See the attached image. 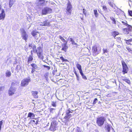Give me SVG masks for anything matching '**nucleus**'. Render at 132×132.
Wrapping results in <instances>:
<instances>
[{
  "label": "nucleus",
  "instance_id": "423d86ee",
  "mask_svg": "<svg viewBox=\"0 0 132 132\" xmlns=\"http://www.w3.org/2000/svg\"><path fill=\"white\" fill-rule=\"evenodd\" d=\"M30 81V79L27 78L24 79L21 81V86L22 87H25L27 86Z\"/></svg>",
  "mask_w": 132,
  "mask_h": 132
},
{
  "label": "nucleus",
  "instance_id": "393cba45",
  "mask_svg": "<svg viewBox=\"0 0 132 132\" xmlns=\"http://www.w3.org/2000/svg\"><path fill=\"white\" fill-rule=\"evenodd\" d=\"M59 38L61 39V41L64 43H67V41L65 40V39L61 36H59Z\"/></svg>",
  "mask_w": 132,
  "mask_h": 132
},
{
  "label": "nucleus",
  "instance_id": "bb28decb",
  "mask_svg": "<svg viewBox=\"0 0 132 132\" xmlns=\"http://www.w3.org/2000/svg\"><path fill=\"white\" fill-rule=\"evenodd\" d=\"M38 2H40V5L43 6L44 4H45V0H38Z\"/></svg>",
  "mask_w": 132,
  "mask_h": 132
},
{
  "label": "nucleus",
  "instance_id": "4be33fe9",
  "mask_svg": "<svg viewBox=\"0 0 132 132\" xmlns=\"http://www.w3.org/2000/svg\"><path fill=\"white\" fill-rule=\"evenodd\" d=\"M38 33V32L37 31H36L35 30H33L32 31L31 34L34 37H35L37 34Z\"/></svg>",
  "mask_w": 132,
  "mask_h": 132
},
{
  "label": "nucleus",
  "instance_id": "37998d69",
  "mask_svg": "<svg viewBox=\"0 0 132 132\" xmlns=\"http://www.w3.org/2000/svg\"><path fill=\"white\" fill-rule=\"evenodd\" d=\"M74 73H75V75H76V76L77 77V79L78 80H79V76H78V75L76 71V70H74Z\"/></svg>",
  "mask_w": 132,
  "mask_h": 132
},
{
  "label": "nucleus",
  "instance_id": "49530a36",
  "mask_svg": "<svg viewBox=\"0 0 132 132\" xmlns=\"http://www.w3.org/2000/svg\"><path fill=\"white\" fill-rule=\"evenodd\" d=\"M3 120H2L0 121V130L1 129L2 126L3 125Z\"/></svg>",
  "mask_w": 132,
  "mask_h": 132
},
{
  "label": "nucleus",
  "instance_id": "58836bf2",
  "mask_svg": "<svg viewBox=\"0 0 132 132\" xmlns=\"http://www.w3.org/2000/svg\"><path fill=\"white\" fill-rule=\"evenodd\" d=\"M106 130L108 131V132H110V128L109 125H108L106 128Z\"/></svg>",
  "mask_w": 132,
  "mask_h": 132
},
{
  "label": "nucleus",
  "instance_id": "7c9ffc66",
  "mask_svg": "<svg viewBox=\"0 0 132 132\" xmlns=\"http://www.w3.org/2000/svg\"><path fill=\"white\" fill-rule=\"evenodd\" d=\"M14 4V2L13 0H10L9 2V6L10 8H11Z\"/></svg>",
  "mask_w": 132,
  "mask_h": 132
},
{
  "label": "nucleus",
  "instance_id": "4c0bfd02",
  "mask_svg": "<svg viewBox=\"0 0 132 132\" xmlns=\"http://www.w3.org/2000/svg\"><path fill=\"white\" fill-rule=\"evenodd\" d=\"M52 106L54 107H56V102H54L52 101Z\"/></svg>",
  "mask_w": 132,
  "mask_h": 132
},
{
  "label": "nucleus",
  "instance_id": "412c9836",
  "mask_svg": "<svg viewBox=\"0 0 132 132\" xmlns=\"http://www.w3.org/2000/svg\"><path fill=\"white\" fill-rule=\"evenodd\" d=\"M30 65L32 67V69H36L38 68V66L35 63H32Z\"/></svg>",
  "mask_w": 132,
  "mask_h": 132
},
{
  "label": "nucleus",
  "instance_id": "2f4dec72",
  "mask_svg": "<svg viewBox=\"0 0 132 132\" xmlns=\"http://www.w3.org/2000/svg\"><path fill=\"white\" fill-rule=\"evenodd\" d=\"M94 12L95 17H97L98 15V13H97V10H94Z\"/></svg>",
  "mask_w": 132,
  "mask_h": 132
},
{
  "label": "nucleus",
  "instance_id": "5701e85b",
  "mask_svg": "<svg viewBox=\"0 0 132 132\" xmlns=\"http://www.w3.org/2000/svg\"><path fill=\"white\" fill-rule=\"evenodd\" d=\"M110 19L112 21V24L116 25V21L115 18L113 17H110Z\"/></svg>",
  "mask_w": 132,
  "mask_h": 132
},
{
  "label": "nucleus",
  "instance_id": "c03bdc74",
  "mask_svg": "<svg viewBox=\"0 0 132 132\" xmlns=\"http://www.w3.org/2000/svg\"><path fill=\"white\" fill-rule=\"evenodd\" d=\"M5 87L4 86H1L0 87V92L3 91Z\"/></svg>",
  "mask_w": 132,
  "mask_h": 132
},
{
  "label": "nucleus",
  "instance_id": "13d9d810",
  "mask_svg": "<svg viewBox=\"0 0 132 132\" xmlns=\"http://www.w3.org/2000/svg\"><path fill=\"white\" fill-rule=\"evenodd\" d=\"M1 4L0 3V11L1 10Z\"/></svg>",
  "mask_w": 132,
  "mask_h": 132
},
{
  "label": "nucleus",
  "instance_id": "603ef678",
  "mask_svg": "<svg viewBox=\"0 0 132 132\" xmlns=\"http://www.w3.org/2000/svg\"><path fill=\"white\" fill-rule=\"evenodd\" d=\"M55 110V109H54V108H50V112H52L53 111V110Z\"/></svg>",
  "mask_w": 132,
  "mask_h": 132
},
{
  "label": "nucleus",
  "instance_id": "6ab92c4d",
  "mask_svg": "<svg viewBox=\"0 0 132 132\" xmlns=\"http://www.w3.org/2000/svg\"><path fill=\"white\" fill-rule=\"evenodd\" d=\"M76 66L77 68L78 69L80 73L81 72V73H82V68H81V65L78 63L77 64H76Z\"/></svg>",
  "mask_w": 132,
  "mask_h": 132
},
{
  "label": "nucleus",
  "instance_id": "a19ab883",
  "mask_svg": "<svg viewBox=\"0 0 132 132\" xmlns=\"http://www.w3.org/2000/svg\"><path fill=\"white\" fill-rule=\"evenodd\" d=\"M128 12L129 15L131 16H132V11L128 10Z\"/></svg>",
  "mask_w": 132,
  "mask_h": 132
},
{
  "label": "nucleus",
  "instance_id": "680f3d73",
  "mask_svg": "<svg viewBox=\"0 0 132 132\" xmlns=\"http://www.w3.org/2000/svg\"><path fill=\"white\" fill-rule=\"evenodd\" d=\"M32 52V51H31V52Z\"/></svg>",
  "mask_w": 132,
  "mask_h": 132
},
{
  "label": "nucleus",
  "instance_id": "864d4df0",
  "mask_svg": "<svg viewBox=\"0 0 132 132\" xmlns=\"http://www.w3.org/2000/svg\"><path fill=\"white\" fill-rule=\"evenodd\" d=\"M15 84H15V82H12L11 84V86L12 87V86H15Z\"/></svg>",
  "mask_w": 132,
  "mask_h": 132
},
{
  "label": "nucleus",
  "instance_id": "aec40b11",
  "mask_svg": "<svg viewBox=\"0 0 132 132\" xmlns=\"http://www.w3.org/2000/svg\"><path fill=\"white\" fill-rule=\"evenodd\" d=\"M33 60L32 55H29L28 58V63L32 62Z\"/></svg>",
  "mask_w": 132,
  "mask_h": 132
},
{
  "label": "nucleus",
  "instance_id": "0eeeda50",
  "mask_svg": "<svg viewBox=\"0 0 132 132\" xmlns=\"http://www.w3.org/2000/svg\"><path fill=\"white\" fill-rule=\"evenodd\" d=\"M57 124L55 121H53L51 122L49 129L51 131H54L56 130Z\"/></svg>",
  "mask_w": 132,
  "mask_h": 132
},
{
  "label": "nucleus",
  "instance_id": "b1692460",
  "mask_svg": "<svg viewBox=\"0 0 132 132\" xmlns=\"http://www.w3.org/2000/svg\"><path fill=\"white\" fill-rule=\"evenodd\" d=\"M121 22L122 23V24L124 26L127 27L129 25H130L128 24L126 20L121 21Z\"/></svg>",
  "mask_w": 132,
  "mask_h": 132
},
{
  "label": "nucleus",
  "instance_id": "f3484780",
  "mask_svg": "<svg viewBox=\"0 0 132 132\" xmlns=\"http://www.w3.org/2000/svg\"><path fill=\"white\" fill-rule=\"evenodd\" d=\"M29 47L30 49L35 50L36 48V46L33 44L31 43L29 44Z\"/></svg>",
  "mask_w": 132,
  "mask_h": 132
},
{
  "label": "nucleus",
  "instance_id": "e2e57ef3",
  "mask_svg": "<svg viewBox=\"0 0 132 132\" xmlns=\"http://www.w3.org/2000/svg\"><path fill=\"white\" fill-rule=\"evenodd\" d=\"M131 36H132V35Z\"/></svg>",
  "mask_w": 132,
  "mask_h": 132
},
{
  "label": "nucleus",
  "instance_id": "c756f323",
  "mask_svg": "<svg viewBox=\"0 0 132 132\" xmlns=\"http://www.w3.org/2000/svg\"><path fill=\"white\" fill-rule=\"evenodd\" d=\"M125 40L126 42V43L129 45L130 44V42H132V38L128 40L125 39Z\"/></svg>",
  "mask_w": 132,
  "mask_h": 132
},
{
  "label": "nucleus",
  "instance_id": "72a5a7b5",
  "mask_svg": "<svg viewBox=\"0 0 132 132\" xmlns=\"http://www.w3.org/2000/svg\"><path fill=\"white\" fill-rule=\"evenodd\" d=\"M60 59H61L62 60V62H63L64 61L65 62H68V60L67 59H64L63 57L62 56H61L60 57Z\"/></svg>",
  "mask_w": 132,
  "mask_h": 132
},
{
  "label": "nucleus",
  "instance_id": "c9c22d12",
  "mask_svg": "<svg viewBox=\"0 0 132 132\" xmlns=\"http://www.w3.org/2000/svg\"><path fill=\"white\" fill-rule=\"evenodd\" d=\"M70 41L72 42V44L75 45H77V44L75 43L73 40L72 38H70Z\"/></svg>",
  "mask_w": 132,
  "mask_h": 132
},
{
  "label": "nucleus",
  "instance_id": "6e6d98bb",
  "mask_svg": "<svg viewBox=\"0 0 132 132\" xmlns=\"http://www.w3.org/2000/svg\"><path fill=\"white\" fill-rule=\"evenodd\" d=\"M76 132H81V131L78 129H77Z\"/></svg>",
  "mask_w": 132,
  "mask_h": 132
},
{
  "label": "nucleus",
  "instance_id": "f8f14e48",
  "mask_svg": "<svg viewBox=\"0 0 132 132\" xmlns=\"http://www.w3.org/2000/svg\"><path fill=\"white\" fill-rule=\"evenodd\" d=\"M5 17V14L4 9L2 10L1 13L0 14V20H3Z\"/></svg>",
  "mask_w": 132,
  "mask_h": 132
},
{
  "label": "nucleus",
  "instance_id": "8fccbe9b",
  "mask_svg": "<svg viewBox=\"0 0 132 132\" xmlns=\"http://www.w3.org/2000/svg\"><path fill=\"white\" fill-rule=\"evenodd\" d=\"M43 66L44 67L47 68L48 70H49L50 69V67L49 66H46L45 65H44Z\"/></svg>",
  "mask_w": 132,
  "mask_h": 132
},
{
  "label": "nucleus",
  "instance_id": "6e6552de",
  "mask_svg": "<svg viewBox=\"0 0 132 132\" xmlns=\"http://www.w3.org/2000/svg\"><path fill=\"white\" fill-rule=\"evenodd\" d=\"M72 112L70 110H68L66 113L65 116L64 117V119H65L66 120L68 121L69 119L72 117L71 115L70 114V113H72Z\"/></svg>",
  "mask_w": 132,
  "mask_h": 132
},
{
  "label": "nucleus",
  "instance_id": "1a4fd4ad",
  "mask_svg": "<svg viewBox=\"0 0 132 132\" xmlns=\"http://www.w3.org/2000/svg\"><path fill=\"white\" fill-rule=\"evenodd\" d=\"M22 38L26 41L28 38V35L26 33V32L25 30L23 29H22Z\"/></svg>",
  "mask_w": 132,
  "mask_h": 132
},
{
  "label": "nucleus",
  "instance_id": "f704fd0d",
  "mask_svg": "<svg viewBox=\"0 0 132 132\" xmlns=\"http://www.w3.org/2000/svg\"><path fill=\"white\" fill-rule=\"evenodd\" d=\"M97 50H94L93 51V54L95 56L98 54Z\"/></svg>",
  "mask_w": 132,
  "mask_h": 132
},
{
  "label": "nucleus",
  "instance_id": "052dcab7",
  "mask_svg": "<svg viewBox=\"0 0 132 132\" xmlns=\"http://www.w3.org/2000/svg\"><path fill=\"white\" fill-rule=\"evenodd\" d=\"M131 120H132V118H131Z\"/></svg>",
  "mask_w": 132,
  "mask_h": 132
},
{
  "label": "nucleus",
  "instance_id": "f03ea898",
  "mask_svg": "<svg viewBox=\"0 0 132 132\" xmlns=\"http://www.w3.org/2000/svg\"><path fill=\"white\" fill-rule=\"evenodd\" d=\"M122 65V72L123 75L127 73L129 71L128 68L125 62L123 61H121Z\"/></svg>",
  "mask_w": 132,
  "mask_h": 132
},
{
  "label": "nucleus",
  "instance_id": "2eb2a0df",
  "mask_svg": "<svg viewBox=\"0 0 132 132\" xmlns=\"http://www.w3.org/2000/svg\"><path fill=\"white\" fill-rule=\"evenodd\" d=\"M32 95L34 97L36 98H38L37 94H38V92L37 91H32Z\"/></svg>",
  "mask_w": 132,
  "mask_h": 132
},
{
  "label": "nucleus",
  "instance_id": "dca6fc26",
  "mask_svg": "<svg viewBox=\"0 0 132 132\" xmlns=\"http://www.w3.org/2000/svg\"><path fill=\"white\" fill-rule=\"evenodd\" d=\"M116 14L118 15H120L121 14H125L124 12L120 9H118L115 11Z\"/></svg>",
  "mask_w": 132,
  "mask_h": 132
},
{
  "label": "nucleus",
  "instance_id": "9d476101",
  "mask_svg": "<svg viewBox=\"0 0 132 132\" xmlns=\"http://www.w3.org/2000/svg\"><path fill=\"white\" fill-rule=\"evenodd\" d=\"M16 91V88L11 86L9 88L8 91V94L9 96H12L15 94Z\"/></svg>",
  "mask_w": 132,
  "mask_h": 132
},
{
  "label": "nucleus",
  "instance_id": "5fc2aeb1",
  "mask_svg": "<svg viewBox=\"0 0 132 132\" xmlns=\"http://www.w3.org/2000/svg\"><path fill=\"white\" fill-rule=\"evenodd\" d=\"M83 13L85 15H86V12H85V10L84 9H83Z\"/></svg>",
  "mask_w": 132,
  "mask_h": 132
},
{
  "label": "nucleus",
  "instance_id": "ddd939ff",
  "mask_svg": "<svg viewBox=\"0 0 132 132\" xmlns=\"http://www.w3.org/2000/svg\"><path fill=\"white\" fill-rule=\"evenodd\" d=\"M42 24L41 25L43 26H50V23L48 21V20H46L43 22H41Z\"/></svg>",
  "mask_w": 132,
  "mask_h": 132
},
{
  "label": "nucleus",
  "instance_id": "79ce46f5",
  "mask_svg": "<svg viewBox=\"0 0 132 132\" xmlns=\"http://www.w3.org/2000/svg\"><path fill=\"white\" fill-rule=\"evenodd\" d=\"M116 40L118 42H120L121 41V38L120 37H117L116 38Z\"/></svg>",
  "mask_w": 132,
  "mask_h": 132
},
{
  "label": "nucleus",
  "instance_id": "ea45409f",
  "mask_svg": "<svg viewBox=\"0 0 132 132\" xmlns=\"http://www.w3.org/2000/svg\"><path fill=\"white\" fill-rule=\"evenodd\" d=\"M102 9L104 11H106L107 10V8L106 6L105 5H103L102 6Z\"/></svg>",
  "mask_w": 132,
  "mask_h": 132
},
{
  "label": "nucleus",
  "instance_id": "de8ad7c7",
  "mask_svg": "<svg viewBox=\"0 0 132 132\" xmlns=\"http://www.w3.org/2000/svg\"><path fill=\"white\" fill-rule=\"evenodd\" d=\"M129 4L130 6L132 7V2L130 0L129 1Z\"/></svg>",
  "mask_w": 132,
  "mask_h": 132
},
{
  "label": "nucleus",
  "instance_id": "3c124183",
  "mask_svg": "<svg viewBox=\"0 0 132 132\" xmlns=\"http://www.w3.org/2000/svg\"><path fill=\"white\" fill-rule=\"evenodd\" d=\"M31 73L32 74H34V73L35 71V69H34L31 68Z\"/></svg>",
  "mask_w": 132,
  "mask_h": 132
},
{
  "label": "nucleus",
  "instance_id": "39448f33",
  "mask_svg": "<svg viewBox=\"0 0 132 132\" xmlns=\"http://www.w3.org/2000/svg\"><path fill=\"white\" fill-rule=\"evenodd\" d=\"M126 28H123L122 30L123 32L125 34L127 35L132 31V26L131 25H129Z\"/></svg>",
  "mask_w": 132,
  "mask_h": 132
},
{
  "label": "nucleus",
  "instance_id": "4468645a",
  "mask_svg": "<svg viewBox=\"0 0 132 132\" xmlns=\"http://www.w3.org/2000/svg\"><path fill=\"white\" fill-rule=\"evenodd\" d=\"M111 34L112 36L114 37V38H115L116 36L119 35V33L118 31H114L111 32Z\"/></svg>",
  "mask_w": 132,
  "mask_h": 132
},
{
  "label": "nucleus",
  "instance_id": "9b49d317",
  "mask_svg": "<svg viewBox=\"0 0 132 132\" xmlns=\"http://www.w3.org/2000/svg\"><path fill=\"white\" fill-rule=\"evenodd\" d=\"M36 52L37 53L39 58L43 59L44 58V57L43 55L42 50H36Z\"/></svg>",
  "mask_w": 132,
  "mask_h": 132
},
{
  "label": "nucleus",
  "instance_id": "e433bc0d",
  "mask_svg": "<svg viewBox=\"0 0 132 132\" xmlns=\"http://www.w3.org/2000/svg\"><path fill=\"white\" fill-rule=\"evenodd\" d=\"M80 73L81 75L82 76L83 78H84L85 79H87V77H86L84 75L82 71V73H81V72H80Z\"/></svg>",
  "mask_w": 132,
  "mask_h": 132
},
{
  "label": "nucleus",
  "instance_id": "f257e3e1",
  "mask_svg": "<svg viewBox=\"0 0 132 132\" xmlns=\"http://www.w3.org/2000/svg\"><path fill=\"white\" fill-rule=\"evenodd\" d=\"M105 120V118L103 117H101L96 119V123L100 126L103 125Z\"/></svg>",
  "mask_w": 132,
  "mask_h": 132
},
{
  "label": "nucleus",
  "instance_id": "4d7b16f0",
  "mask_svg": "<svg viewBox=\"0 0 132 132\" xmlns=\"http://www.w3.org/2000/svg\"><path fill=\"white\" fill-rule=\"evenodd\" d=\"M129 132H132V129H130L129 131Z\"/></svg>",
  "mask_w": 132,
  "mask_h": 132
},
{
  "label": "nucleus",
  "instance_id": "c85d7f7f",
  "mask_svg": "<svg viewBox=\"0 0 132 132\" xmlns=\"http://www.w3.org/2000/svg\"><path fill=\"white\" fill-rule=\"evenodd\" d=\"M5 74L6 77H9L11 76V73L10 71L7 70L5 73Z\"/></svg>",
  "mask_w": 132,
  "mask_h": 132
},
{
  "label": "nucleus",
  "instance_id": "a211bd4d",
  "mask_svg": "<svg viewBox=\"0 0 132 132\" xmlns=\"http://www.w3.org/2000/svg\"><path fill=\"white\" fill-rule=\"evenodd\" d=\"M67 43H63L61 45L62 48L61 50H66L68 48Z\"/></svg>",
  "mask_w": 132,
  "mask_h": 132
},
{
  "label": "nucleus",
  "instance_id": "20e7f679",
  "mask_svg": "<svg viewBox=\"0 0 132 132\" xmlns=\"http://www.w3.org/2000/svg\"><path fill=\"white\" fill-rule=\"evenodd\" d=\"M68 1L66 13L68 15H71V13L72 9V7L70 2L69 0H68Z\"/></svg>",
  "mask_w": 132,
  "mask_h": 132
},
{
  "label": "nucleus",
  "instance_id": "09e8293b",
  "mask_svg": "<svg viewBox=\"0 0 132 132\" xmlns=\"http://www.w3.org/2000/svg\"><path fill=\"white\" fill-rule=\"evenodd\" d=\"M97 98H95L93 102V104H95L97 102Z\"/></svg>",
  "mask_w": 132,
  "mask_h": 132
},
{
  "label": "nucleus",
  "instance_id": "473e14b6",
  "mask_svg": "<svg viewBox=\"0 0 132 132\" xmlns=\"http://www.w3.org/2000/svg\"><path fill=\"white\" fill-rule=\"evenodd\" d=\"M31 122L32 123H33L34 124L36 125H37L39 122V120H37L36 121L35 120H32L31 121Z\"/></svg>",
  "mask_w": 132,
  "mask_h": 132
},
{
  "label": "nucleus",
  "instance_id": "a878e982",
  "mask_svg": "<svg viewBox=\"0 0 132 132\" xmlns=\"http://www.w3.org/2000/svg\"><path fill=\"white\" fill-rule=\"evenodd\" d=\"M35 117V114L31 112H29L28 113V117L31 118V117L34 118Z\"/></svg>",
  "mask_w": 132,
  "mask_h": 132
},
{
  "label": "nucleus",
  "instance_id": "cd10ccee",
  "mask_svg": "<svg viewBox=\"0 0 132 132\" xmlns=\"http://www.w3.org/2000/svg\"><path fill=\"white\" fill-rule=\"evenodd\" d=\"M122 80L123 81H125L126 83H127V84H129V85H130V84H131L130 81L129 79H127V78L123 79H122Z\"/></svg>",
  "mask_w": 132,
  "mask_h": 132
},
{
  "label": "nucleus",
  "instance_id": "bf43d9fd",
  "mask_svg": "<svg viewBox=\"0 0 132 132\" xmlns=\"http://www.w3.org/2000/svg\"><path fill=\"white\" fill-rule=\"evenodd\" d=\"M106 50H104V53H105L106 51Z\"/></svg>",
  "mask_w": 132,
  "mask_h": 132
},
{
  "label": "nucleus",
  "instance_id": "7ed1b4c3",
  "mask_svg": "<svg viewBox=\"0 0 132 132\" xmlns=\"http://www.w3.org/2000/svg\"><path fill=\"white\" fill-rule=\"evenodd\" d=\"M52 12V10L51 8L48 7H45L42 9V14L45 15L51 13Z\"/></svg>",
  "mask_w": 132,
  "mask_h": 132
},
{
  "label": "nucleus",
  "instance_id": "a18cd8bd",
  "mask_svg": "<svg viewBox=\"0 0 132 132\" xmlns=\"http://www.w3.org/2000/svg\"><path fill=\"white\" fill-rule=\"evenodd\" d=\"M108 3L112 7H113V4L110 1L108 2Z\"/></svg>",
  "mask_w": 132,
  "mask_h": 132
}]
</instances>
